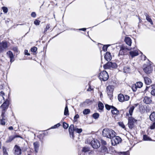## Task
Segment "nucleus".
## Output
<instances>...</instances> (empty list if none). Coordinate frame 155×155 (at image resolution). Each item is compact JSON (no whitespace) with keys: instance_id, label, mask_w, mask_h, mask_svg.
<instances>
[{"instance_id":"4be33fe9","label":"nucleus","mask_w":155,"mask_h":155,"mask_svg":"<svg viewBox=\"0 0 155 155\" xmlns=\"http://www.w3.org/2000/svg\"><path fill=\"white\" fill-rule=\"evenodd\" d=\"M81 151L82 152L86 153L90 151V148L89 147H84L82 148Z\"/></svg>"},{"instance_id":"ddd939ff","label":"nucleus","mask_w":155,"mask_h":155,"mask_svg":"<svg viewBox=\"0 0 155 155\" xmlns=\"http://www.w3.org/2000/svg\"><path fill=\"white\" fill-rule=\"evenodd\" d=\"M143 78L145 84L147 85H150L152 83L151 79L147 77H143Z\"/></svg>"},{"instance_id":"0e129e2a","label":"nucleus","mask_w":155,"mask_h":155,"mask_svg":"<svg viewBox=\"0 0 155 155\" xmlns=\"http://www.w3.org/2000/svg\"><path fill=\"white\" fill-rule=\"evenodd\" d=\"M13 49L14 51H15V52H17L18 51L17 48L16 47L13 48Z\"/></svg>"},{"instance_id":"a211bd4d","label":"nucleus","mask_w":155,"mask_h":155,"mask_svg":"<svg viewBox=\"0 0 155 155\" xmlns=\"http://www.w3.org/2000/svg\"><path fill=\"white\" fill-rule=\"evenodd\" d=\"M143 101L146 104H150L152 102V100L150 97H145L143 100Z\"/></svg>"},{"instance_id":"3c124183","label":"nucleus","mask_w":155,"mask_h":155,"mask_svg":"<svg viewBox=\"0 0 155 155\" xmlns=\"http://www.w3.org/2000/svg\"><path fill=\"white\" fill-rule=\"evenodd\" d=\"M31 50L32 52H35L37 51V48L35 47H34L31 48Z\"/></svg>"},{"instance_id":"49530a36","label":"nucleus","mask_w":155,"mask_h":155,"mask_svg":"<svg viewBox=\"0 0 155 155\" xmlns=\"http://www.w3.org/2000/svg\"><path fill=\"white\" fill-rule=\"evenodd\" d=\"M101 141L102 146H106L107 145V143L105 140L103 139H101Z\"/></svg>"},{"instance_id":"20e7f679","label":"nucleus","mask_w":155,"mask_h":155,"mask_svg":"<svg viewBox=\"0 0 155 155\" xmlns=\"http://www.w3.org/2000/svg\"><path fill=\"white\" fill-rule=\"evenodd\" d=\"M99 78L101 81H105L108 79L109 76L106 71H104L100 73Z\"/></svg>"},{"instance_id":"39448f33","label":"nucleus","mask_w":155,"mask_h":155,"mask_svg":"<svg viewBox=\"0 0 155 155\" xmlns=\"http://www.w3.org/2000/svg\"><path fill=\"white\" fill-rule=\"evenodd\" d=\"M117 65L116 63L111 62H108L103 65V67L105 69L111 68H117Z\"/></svg>"},{"instance_id":"aec40b11","label":"nucleus","mask_w":155,"mask_h":155,"mask_svg":"<svg viewBox=\"0 0 155 155\" xmlns=\"http://www.w3.org/2000/svg\"><path fill=\"white\" fill-rule=\"evenodd\" d=\"M124 41L129 46H131V39L129 37H125Z\"/></svg>"},{"instance_id":"a18cd8bd","label":"nucleus","mask_w":155,"mask_h":155,"mask_svg":"<svg viewBox=\"0 0 155 155\" xmlns=\"http://www.w3.org/2000/svg\"><path fill=\"white\" fill-rule=\"evenodd\" d=\"M40 21L39 20L36 19L34 22V24L36 25H38L40 24Z\"/></svg>"},{"instance_id":"8fccbe9b","label":"nucleus","mask_w":155,"mask_h":155,"mask_svg":"<svg viewBox=\"0 0 155 155\" xmlns=\"http://www.w3.org/2000/svg\"><path fill=\"white\" fill-rule=\"evenodd\" d=\"M153 122L150 126V128L151 129H154L155 128V121Z\"/></svg>"},{"instance_id":"5701e85b","label":"nucleus","mask_w":155,"mask_h":155,"mask_svg":"<svg viewBox=\"0 0 155 155\" xmlns=\"http://www.w3.org/2000/svg\"><path fill=\"white\" fill-rule=\"evenodd\" d=\"M130 54L132 58L138 55L139 54L137 51H130Z\"/></svg>"},{"instance_id":"79ce46f5","label":"nucleus","mask_w":155,"mask_h":155,"mask_svg":"<svg viewBox=\"0 0 155 155\" xmlns=\"http://www.w3.org/2000/svg\"><path fill=\"white\" fill-rule=\"evenodd\" d=\"M110 106L108 104H106L105 105V107L106 109L107 110H110V109H112V106Z\"/></svg>"},{"instance_id":"13d9d810","label":"nucleus","mask_w":155,"mask_h":155,"mask_svg":"<svg viewBox=\"0 0 155 155\" xmlns=\"http://www.w3.org/2000/svg\"><path fill=\"white\" fill-rule=\"evenodd\" d=\"M31 16L32 17L35 18L36 16V14L35 12H32L31 14Z\"/></svg>"},{"instance_id":"bb28decb","label":"nucleus","mask_w":155,"mask_h":155,"mask_svg":"<svg viewBox=\"0 0 155 155\" xmlns=\"http://www.w3.org/2000/svg\"><path fill=\"white\" fill-rule=\"evenodd\" d=\"M143 139L145 141H152V139L147 135H143Z\"/></svg>"},{"instance_id":"09e8293b","label":"nucleus","mask_w":155,"mask_h":155,"mask_svg":"<svg viewBox=\"0 0 155 155\" xmlns=\"http://www.w3.org/2000/svg\"><path fill=\"white\" fill-rule=\"evenodd\" d=\"M137 87L136 85L135 84H134L133 85L132 88V89L133 91L135 92L137 91Z\"/></svg>"},{"instance_id":"5fc2aeb1","label":"nucleus","mask_w":155,"mask_h":155,"mask_svg":"<svg viewBox=\"0 0 155 155\" xmlns=\"http://www.w3.org/2000/svg\"><path fill=\"white\" fill-rule=\"evenodd\" d=\"M79 117V115L78 114H77L75 115L74 117V119L75 121H77V119Z\"/></svg>"},{"instance_id":"6e6552de","label":"nucleus","mask_w":155,"mask_h":155,"mask_svg":"<svg viewBox=\"0 0 155 155\" xmlns=\"http://www.w3.org/2000/svg\"><path fill=\"white\" fill-rule=\"evenodd\" d=\"M92 147L94 149H97L100 146L99 142L97 140L94 139L91 143Z\"/></svg>"},{"instance_id":"603ef678","label":"nucleus","mask_w":155,"mask_h":155,"mask_svg":"<svg viewBox=\"0 0 155 155\" xmlns=\"http://www.w3.org/2000/svg\"><path fill=\"white\" fill-rule=\"evenodd\" d=\"M119 125L122 128H124L125 127V125L122 122H119L118 123Z\"/></svg>"},{"instance_id":"c85d7f7f","label":"nucleus","mask_w":155,"mask_h":155,"mask_svg":"<svg viewBox=\"0 0 155 155\" xmlns=\"http://www.w3.org/2000/svg\"><path fill=\"white\" fill-rule=\"evenodd\" d=\"M64 114L66 116L68 115H69L68 108L67 105H66L64 109Z\"/></svg>"},{"instance_id":"4468645a","label":"nucleus","mask_w":155,"mask_h":155,"mask_svg":"<svg viewBox=\"0 0 155 155\" xmlns=\"http://www.w3.org/2000/svg\"><path fill=\"white\" fill-rule=\"evenodd\" d=\"M104 58L107 61H110L112 59L111 54L110 52H107L104 55Z\"/></svg>"},{"instance_id":"58836bf2","label":"nucleus","mask_w":155,"mask_h":155,"mask_svg":"<svg viewBox=\"0 0 155 155\" xmlns=\"http://www.w3.org/2000/svg\"><path fill=\"white\" fill-rule=\"evenodd\" d=\"M4 155H8L6 148L4 147H2Z\"/></svg>"},{"instance_id":"6ab92c4d","label":"nucleus","mask_w":155,"mask_h":155,"mask_svg":"<svg viewBox=\"0 0 155 155\" xmlns=\"http://www.w3.org/2000/svg\"><path fill=\"white\" fill-rule=\"evenodd\" d=\"M144 15L146 17V20L152 25L153 24V22L152 21V19L150 17V16L147 14V13L146 12L144 13Z\"/></svg>"},{"instance_id":"7c9ffc66","label":"nucleus","mask_w":155,"mask_h":155,"mask_svg":"<svg viewBox=\"0 0 155 155\" xmlns=\"http://www.w3.org/2000/svg\"><path fill=\"white\" fill-rule=\"evenodd\" d=\"M134 108L135 107L134 106H132V107H130L129 109V112L130 116L132 115V113Z\"/></svg>"},{"instance_id":"f3484780","label":"nucleus","mask_w":155,"mask_h":155,"mask_svg":"<svg viewBox=\"0 0 155 155\" xmlns=\"http://www.w3.org/2000/svg\"><path fill=\"white\" fill-rule=\"evenodd\" d=\"M33 145L34 146V148L35 149V151L36 153L38 152L39 147V143L38 142H36L33 143Z\"/></svg>"},{"instance_id":"a878e982","label":"nucleus","mask_w":155,"mask_h":155,"mask_svg":"<svg viewBox=\"0 0 155 155\" xmlns=\"http://www.w3.org/2000/svg\"><path fill=\"white\" fill-rule=\"evenodd\" d=\"M5 95L4 93L2 91L0 92V104H1L3 101L4 100L3 95Z\"/></svg>"},{"instance_id":"69168bd1","label":"nucleus","mask_w":155,"mask_h":155,"mask_svg":"<svg viewBox=\"0 0 155 155\" xmlns=\"http://www.w3.org/2000/svg\"><path fill=\"white\" fill-rule=\"evenodd\" d=\"M14 136V137H15V138H16V137H20L21 138H22V137H21V136H20V135H16Z\"/></svg>"},{"instance_id":"ea45409f","label":"nucleus","mask_w":155,"mask_h":155,"mask_svg":"<svg viewBox=\"0 0 155 155\" xmlns=\"http://www.w3.org/2000/svg\"><path fill=\"white\" fill-rule=\"evenodd\" d=\"M75 131L77 133L80 134L81 133L82 131V130L81 128H78L75 127Z\"/></svg>"},{"instance_id":"de8ad7c7","label":"nucleus","mask_w":155,"mask_h":155,"mask_svg":"<svg viewBox=\"0 0 155 155\" xmlns=\"http://www.w3.org/2000/svg\"><path fill=\"white\" fill-rule=\"evenodd\" d=\"M124 101H127L130 98V97L127 95H124Z\"/></svg>"},{"instance_id":"c9c22d12","label":"nucleus","mask_w":155,"mask_h":155,"mask_svg":"<svg viewBox=\"0 0 155 155\" xmlns=\"http://www.w3.org/2000/svg\"><path fill=\"white\" fill-rule=\"evenodd\" d=\"M50 28V25L49 24H47L46 26V28L43 32V33L45 34L46 32L47 31V30L49 29Z\"/></svg>"},{"instance_id":"393cba45","label":"nucleus","mask_w":155,"mask_h":155,"mask_svg":"<svg viewBox=\"0 0 155 155\" xmlns=\"http://www.w3.org/2000/svg\"><path fill=\"white\" fill-rule=\"evenodd\" d=\"M98 107L99 110L103 111L104 108L103 104L101 101H99L98 104Z\"/></svg>"},{"instance_id":"cd10ccee","label":"nucleus","mask_w":155,"mask_h":155,"mask_svg":"<svg viewBox=\"0 0 155 155\" xmlns=\"http://www.w3.org/2000/svg\"><path fill=\"white\" fill-rule=\"evenodd\" d=\"M15 138V137L13 136H9L6 140V142L8 143L10 142Z\"/></svg>"},{"instance_id":"37998d69","label":"nucleus","mask_w":155,"mask_h":155,"mask_svg":"<svg viewBox=\"0 0 155 155\" xmlns=\"http://www.w3.org/2000/svg\"><path fill=\"white\" fill-rule=\"evenodd\" d=\"M2 8L3 10V12L5 13H6L8 12V9L7 7L4 6Z\"/></svg>"},{"instance_id":"bf43d9fd","label":"nucleus","mask_w":155,"mask_h":155,"mask_svg":"<svg viewBox=\"0 0 155 155\" xmlns=\"http://www.w3.org/2000/svg\"><path fill=\"white\" fill-rule=\"evenodd\" d=\"M25 55H30V54L28 53V50H25Z\"/></svg>"},{"instance_id":"f704fd0d","label":"nucleus","mask_w":155,"mask_h":155,"mask_svg":"<svg viewBox=\"0 0 155 155\" xmlns=\"http://www.w3.org/2000/svg\"><path fill=\"white\" fill-rule=\"evenodd\" d=\"M129 152L128 151L126 152H120L118 153V155H129Z\"/></svg>"},{"instance_id":"c756f323","label":"nucleus","mask_w":155,"mask_h":155,"mask_svg":"<svg viewBox=\"0 0 155 155\" xmlns=\"http://www.w3.org/2000/svg\"><path fill=\"white\" fill-rule=\"evenodd\" d=\"M135 84L136 85L137 87L138 88H140L143 86V83L140 81L137 82Z\"/></svg>"},{"instance_id":"2eb2a0df","label":"nucleus","mask_w":155,"mask_h":155,"mask_svg":"<svg viewBox=\"0 0 155 155\" xmlns=\"http://www.w3.org/2000/svg\"><path fill=\"white\" fill-rule=\"evenodd\" d=\"M111 112L113 114H118L119 113V112L118 110L114 106H112V110Z\"/></svg>"},{"instance_id":"0eeeda50","label":"nucleus","mask_w":155,"mask_h":155,"mask_svg":"<svg viewBox=\"0 0 155 155\" xmlns=\"http://www.w3.org/2000/svg\"><path fill=\"white\" fill-rule=\"evenodd\" d=\"M128 127L130 129H132L134 127V122H136L137 120L132 117H129L128 118Z\"/></svg>"},{"instance_id":"4d7b16f0","label":"nucleus","mask_w":155,"mask_h":155,"mask_svg":"<svg viewBox=\"0 0 155 155\" xmlns=\"http://www.w3.org/2000/svg\"><path fill=\"white\" fill-rule=\"evenodd\" d=\"M151 94L152 95L155 96V89H153L151 91Z\"/></svg>"},{"instance_id":"72a5a7b5","label":"nucleus","mask_w":155,"mask_h":155,"mask_svg":"<svg viewBox=\"0 0 155 155\" xmlns=\"http://www.w3.org/2000/svg\"><path fill=\"white\" fill-rule=\"evenodd\" d=\"M7 54L8 55L10 58H13V54L11 51H8L7 52Z\"/></svg>"},{"instance_id":"e433bc0d","label":"nucleus","mask_w":155,"mask_h":155,"mask_svg":"<svg viewBox=\"0 0 155 155\" xmlns=\"http://www.w3.org/2000/svg\"><path fill=\"white\" fill-rule=\"evenodd\" d=\"M101 149L102 152H104L106 151L107 150V148L105 146H102Z\"/></svg>"},{"instance_id":"4c0bfd02","label":"nucleus","mask_w":155,"mask_h":155,"mask_svg":"<svg viewBox=\"0 0 155 155\" xmlns=\"http://www.w3.org/2000/svg\"><path fill=\"white\" fill-rule=\"evenodd\" d=\"M2 119L0 121V123L2 125H5V119L4 118L5 117V115L3 117H2Z\"/></svg>"},{"instance_id":"774afa93","label":"nucleus","mask_w":155,"mask_h":155,"mask_svg":"<svg viewBox=\"0 0 155 155\" xmlns=\"http://www.w3.org/2000/svg\"><path fill=\"white\" fill-rule=\"evenodd\" d=\"M8 129L9 130H13V127L12 126H10V127H9L8 128Z\"/></svg>"},{"instance_id":"e2e57ef3","label":"nucleus","mask_w":155,"mask_h":155,"mask_svg":"<svg viewBox=\"0 0 155 155\" xmlns=\"http://www.w3.org/2000/svg\"><path fill=\"white\" fill-rule=\"evenodd\" d=\"M4 50V49L0 46V53L2 52Z\"/></svg>"},{"instance_id":"338daca9","label":"nucleus","mask_w":155,"mask_h":155,"mask_svg":"<svg viewBox=\"0 0 155 155\" xmlns=\"http://www.w3.org/2000/svg\"><path fill=\"white\" fill-rule=\"evenodd\" d=\"M151 87L153 89H155V85H151Z\"/></svg>"},{"instance_id":"412c9836","label":"nucleus","mask_w":155,"mask_h":155,"mask_svg":"<svg viewBox=\"0 0 155 155\" xmlns=\"http://www.w3.org/2000/svg\"><path fill=\"white\" fill-rule=\"evenodd\" d=\"M149 118L150 120L152 122L155 121V112L153 111L151 114Z\"/></svg>"},{"instance_id":"1a4fd4ad","label":"nucleus","mask_w":155,"mask_h":155,"mask_svg":"<svg viewBox=\"0 0 155 155\" xmlns=\"http://www.w3.org/2000/svg\"><path fill=\"white\" fill-rule=\"evenodd\" d=\"M130 50L126 48L125 47L122 46L120 47V49L119 52L118 54L119 56L120 55H124L127 54V51L129 50Z\"/></svg>"},{"instance_id":"6e6d98bb","label":"nucleus","mask_w":155,"mask_h":155,"mask_svg":"<svg viewBox=\"0 0 155 155\" xmlns=\"http://www.w3.org/2000/svg\"><path fill=\"white\" fill-rule=\"evenodd\" d=\"M91 102V101L89 99H86L85 101L84 102V103H86L87 104H89V103Z\"/></svg>"},{"instance_id":"9b49d317","label":"nucleus","mask_w":155,"mask_h":155,"mask_svg":"<svg viewBox=\"0 0 155 155\" xmlns=\"http://www.w3.org/2000/svg\"><path fill=\"white\" fill-rule=\"evenodd\" d=\"M112 86L109 85L107 87V94L109 97H111L112 96L114 89Z\"/></svg>"},{"instance_id":"2f4dec72","label":"nucleus","mask_w":155,"mask_h":155,"mask_svg":"<svg viewBox=\"0 0 155 155\" xmlns=\"http://www.w3.org/2000/svg\"><path fill=\"white\" fill-rule=\"evenodd\" d=\"M90 110L89 109H85L84 110L83 112V113L84 115H87L90 113Z\"/></svg>"},{"instance_id":"dca6fc26","label":"nucleus","mask_w":155,"mask_h":155,"mask_svg":"<svg viewBox=\"0 0 155 155\" xmlns=\"http://www.w3.org/2000/svg\"><path fill=\"white\" fill-rule=\"evenodd\" d=\"M0 46L4 50L8 48V44L7 42L5 41H2L0 43Z\"/></svg>"},{"instance_id":"c03bdc74","label":"nucleus","mask_w":155,"mask_h":155,"mask_svg":"<svg viewBox=\"0 0 155 155\" xmlns=\"http://www.w3.org/2000/svg\"><path fill=\"white\" fill-rule=\"evenodd\" d=\"M63 126L64 128L65 129H67L68 127V124L65 122L63 123Z\"/></svg>"},{"instance_id":"b1692460","label":"nucleus","mask_w":155,"mask_h":155,"mask_svg":"<svg viewBox=\"0 0 155 155\" xmlns=\"http://www.w3.org/2000/svg\"><path fill=\"white\" fill-rule=\"evenodd\" d=\"M118 98L119 101L121 102L124 101V95L122 94H119L118 95Z\"/></svg>"},{"instance_id":"7ed1b4c3","label":"nucleus","mask_w":155,"mask_h":155,"mask_svg":"<svg viewBox=\"0 0 155 155\" xmlns=\"http://www.w3.org/2000/svg\"><path fill=\"white\" fill-rule=\"evenodd\" d=\"M111 139V141L112 145L114 146L121 143L122 141L120 137L116 136V135L114 136V137L113 136Z\"/></svg>"},{"instance_id":"473e14b6","label":"nucleus","mask_w":155,"mask_h":155,"mask_svg":"<svg viewBox=\"0 0 155 155\" xmlns=\"http://www.w3.org/2000/svg\"><path fill=\"white\" fill-rule=\"evenodd\" d=\"M93 117L95 119H98L99 116V114L97 113H95L92 115Z\"/></svg>"},{"instance_id":"680f3d73","label":"nucleus","mask_w":155,"mask_h":155,"mask_svg":"<svg viewBox=\"0 0 155 155\" xmlns=\"http://www.w3.org/2000/svg\"><path fill=\"white\" fill-rule=\"evenodd\" d=\"M124 69L129 71L130 70V68L128 67H126L124 68Z\"/></svg>"},{"instance_id":"f257e3e1","label":"nucleus","mask_w":155,"mask_h":155,"mask_svg":"<svg viewBox=\"0 0 155 155\" xmlns=\"http://www.w3.org/2000/svg\"><path fill=\"white\" fill-rule=\"evenodd\" d=\"M103 136L108 138L111 139L113 137L116 135V133L111 129L105 128L103 130Z\"/></svg>"},{"instance_id":"a19ab883","label":"nucleus","mask_w":155,"mask_h":155,"mask_svg":"<svg viewBox=\"0 0 155 155\" xmlns=\"http://www.w3.org/2000/svg\"><path fill=\"white\" fill-rule=\"evenodd\" d=\"M110 46V45H104L103 47V50L105 52L107 51V48Z\"/></svg>"},{"instance_id":"f8f14e48","label":"nucleus","mask_w":155,"mask_h":155,"mask_svg":"<svg viewBox=\"0 0 155 155\" xmlns=\"http://www.w3.org/2000/svg\"><path fill=\"white\" fill-rule=\"evenodd\" d=\"M75 127L74 125L71 124L69 128V132L71 137H74V131H75Z\"/></svg>"},{"instance_id":"9d476101","label":"nucleus","mask_w":155,"mask_h":155,"mask_svg":"<svg viewBox=\"0 0 155 155\" xmlns=\"http://www.w3.org/2000/svg\"><path fill=\"white\" fill-rule=\"evenodd\" d=\"M15 150L14 154L15 155H20L21 154V150L20 147L17 145H15L14 147Z\"/></svg>"},{"instance_id":"864d4df0","label":"nucleus","mask_w":155,"mask_h":155,"mask_svg":"<svg viewBox=\"0 0 155 155\" xmlns=\"http://www.w3.org/2000/svg\"><path fill=\"white\" fill-rule=\"evenodd\" d=\"M60 125V124L59 123H58L57 124L54 125V126L51 127V128L54 129L57 128L58 127H59Z\"/></svg>"},{"instance_id":"423d86ee","label":"nucleus","mask_w":155,"mask_h":155,"mask_svg":"<svg viewBox=\"0 0 155 155\" xmlns=\"http://www.w3.org/2000/svg\"><path fill=\"white\" fill-rule=\"evenodd\" d=\"M143 68L144 72L147 74L150 73L153 70L150 64H144Z\"/></svg>"},{"instance_id":"f03ea898","label":"nucleus","mask_w":155,"mask_h":155,"mask_svg":"<svg viewBox=\"0 0 155 155\" xmlns=\"http://www.w3.org/2000/svg\"><path fill=\"white\" fill-rule=\"evenodd\" d=\"M9 105V101L6 100L0 107V108L1 109L2 117H3L4 116L5 112L8 108Z\"/></svg>"},{"instance_id":"052dcab7","label":"nucleus","mask_w":155,"mask_h":155,"mask_svg":"<svg viewBox=\"0 0 155 155\" xmlns=\"http://www.w3.org/2000/svg\"><path fill=\"white\" fill-rule=\"evenodd\" d=\"M93 90V89H92L91 87V86H89V88L87 89V91H91Z\"/></svg>"}]
</instances>
